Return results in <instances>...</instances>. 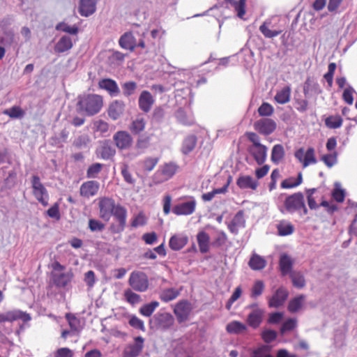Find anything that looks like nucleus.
<instances>
[{
	"label": "nucleus",
	"instance_id": "1",
	"mask_svg": "<svg viewBox=\"0 0 357 357\" xmlns=\"http://www.w3.org/2000/svg\"><path fill=\"white\" fill-rule=\"evenodd\" d=\"M100 216L102 219L108 221L112 215L119 222V226L114 229V233H120L125 229L127 218V210L120 204H116L113 199L103 197L99 201Z\"/></svg>",
	"mask_w": 357,
	"mask_h": 357
},
{
	"label": "nucleus",
	"instance_id": "2",
	"mask_svg": "<svg viewBox=\"0 0 357 357\" xmlns=\"http://www.w3.org/2000/svg\"><path fill=\"white\" fill-rule=\"evenodd\" d=\"M103 105L102 96L97 94H87L79 98V109L88 116L98 114Z\"/></svg>",
	"mask_w": 357,
	"mask_h": 357
},
{
	"label": "nucleus",
	"instance_id": "3",
	"mask_svg": "<svg viewBox=\"0 0 357 357\" xmlns=\"http://www.w3.org/2000/svg\"><path fill=\"white\" fill-rule=\"evenodd\" d=\"M31 187L34 197L43 206H47L49 202V194L41 183L38 175H33L31 177Z\"/></svg>",
	"mask_w": 357,
	"mask_h": 357
},
{
	"label": "nucleus",
	"instance_id": "4",
	"mask_svg": "<svg viewBox=\"0 0 357 357\" xmlns=\"http://www.w3.org/2000/svg\"><path fill=\"white\" fill-rule=\"evenodd\" d=\"M174 324L173 316L168 312H158L149 319L151 328L166 330Z\"/></svg>",
	"mask_w": 357,
	"mask_h": 357
},
{
	"label": "nucleus",
	"instance_id": "5",
	"mask_svg": "<svg viewBox=\"0 0 357 357\" xmlns=\"http://www.w3.org/2000/svg\"><path fill=\"white\" fill-rule=\"evenodd\" d=\"M285 209L289 213H294L301 209L307 214V209L305 205L304 196L301 192H296L288 196L284 201Z\"/></svg>",
	"mask_w": 357,
	"mask_h": 357
},
{
	"label": "nucleus",
	"instance_id": "6",
	"mask_svg": "<svg viewBox=\"0 0 357 357\" xmlns=\"http://www.w3.org/2000/svg\"><path fill=\"white\" fill-rule=\"evenodd\" d=\"M130 286L135 291L144 292L149 287L147 275L141 271H133L129 278Z\"/></svg>",
	"mask_w": 357,
	"mask_h": 357
},
{
	"label": "nucleus",
	"instance_id": "7",
	"mask_svg": "<svg viewBox=\"0 0 357 357\" xmlns=\"http://www.w3.org/2000/svg\"><path fill=\"white\" fill-rule=\"evenodd\" d=\"M197 202L194 197H190L187 201L180 202L174 206L172 212L176 215H190L196 208Z\"/></svg>",
	"mask_w": 357,
	"mask_h": 357
},
{
	"label": "nucleus",
	"instance_id": "8",
	"mask_svg": "<svg viewBox=\"0 0 357 357\" xmlns=\"http://www.w3.org/2000/svg\"><path fill=\"white\" fill-rule=\"evenodd\" d=\"M191 303L186 300L179 301L174 307V313L179 324L186 321L192 312Z\"/></svg>",
	"mask_w": 357,
	"mask_h": 357
},
{
	"label": "nucleus",
	"instance_id": "9",
	"mask_svg": "<svg viewBox=\"0 0 357 357\" xmlns=\"http://www.w3.org/2000/svg\"><path fill=\"white\" fill-rule=\"evenodd\" d=\"M19 319L26 322L31 320V316L20 310H12L0 313V324L13 322Z\"/></svg>",
	"mask_w": 357,
	"mask_h": 357
},
{
	"label": "nucleus",
	"instance_id": "10",
	"mask_svg": "<svg viewBox=\"0 0 357 357\" xmlns=\"http://www.w3.org/2000/svg\"><path fill=\"white\" fill-rule=\"evenodd\" d=\"M144 339L142 336L134 338V342L128 344L123 349L122 357H137L144 348Z\"/></svg>",
	"mask_w": 357,
	"mask_h": 357
},
{
	"label": "nucleus",
	"instance_id": "11",
	"mask_svg": "<svg viewBox=\"0 0 357 357\" xmlns=\"http://www.w3.org/2000/svg\"><path fill=\"white\" fill-rule=\"evenodd\" d=\"M115 146L120 150L128 149L132 144V137L127 132L119 130L115 132L112 137Z\"/></svg>",
	"mask_w": 357,
	"mask_h": 357
},
{
	"label": "nucleus",
	"instance_id": "12",
	"mask_svg": "<svg viewBox=\"0 0 357 357\" xmlns=\"http://www.w3.org/2000/svg\"><path fill=\"white\" fill-rule=\"evenodd\" d=\"M276 127L275 121L268 118L261 119L254 123L255 130L264 135H271L275 131Z\"/></svg>",
	"mask_w": 357,
	"mask_h": 357
},
{
	"label": "nucleus",
	"instance_id": "13",
	"mask_svg": "<svg viewBox=\"0 0 357 357\" xmlns=\"http://www.w3.org/2000/svg\"><path fill=\"white\" fill-rule=\"evenodd\" d=\"M289 296V291L283 287H279L269 298L268 305L271 307L278 308L282 305Z\"/></svg>",
	"mask_w": 357,
	"mask_h": 357
},
{
	"label": "nucleus",
	"instance_id": "14",
	"mask_svg": "<svg viewBox=\"0 0 357 357\" xmlns=\"http://www.w3.org/2000/svg\"><path fill=\"white\" fill-rule=\"evenodd\" d=\"M248 151L259 165H263L266 160L268 148L261 144L257 146H249Z\"/></svg>",
	"mask_w": 357,
	"mask_h": 357
},
{
	"label": "nucleus",
	"instance_id": "15",
	"mask_svg": "<svg viewBox=\"0 0 357 357\" xmlns=\"http://www.w3.org/2000/svg\"><path fill=\"white\" fill-rule=\"evenodd\" d=\"M96 154L98 158L109 160L116 154V150L109 144L108 141H104L96 149Z\"/></svg>",
	"mask_w": 357,
	"mask_h": 357
},
{
	"label": "nucleus",
	"instance_id": "16",
	"mask_svg": "<svg viewBox=\"0 0 357 357\" xmlns=\"http://www.w3.org/2000/svg\"><path fill=\"white\" fill-rule=\"evenodd\" d=\"M154 101V98L149 91H142L139 97V107L142 111L147 113L151 110Z\"/></svg>",
	"mask_w": 357,
	"mask_h": 357
},
{
	"label": "nucleus",
	"instance_id": "17",
	"mask_svg": "<svg viewBox=\"0 0 357 357\" xmlns=\"http://www.w3.org/2000/svg\"><path fill=\"white\" fill-rule=\"evenodd\" d=\"M99 183L96 181H89L83 183L80 187V195L84 197H93L97 194Z\"/></svg>",
	"mask_w": 357,
	"mask_h": 357
},
{
	"label": "nucleus",
	"instance_id": "18",
	"mask_svg": "<svg viewBox=\"0 0 357 357\" xmlns=\"http://www.w3.org/2000/svg\"><path fill=\"white\" fill-rule=\"evenodd\" d=\"M98 0H80L78 11L82 16L89 17L93 14L96 10Z\"/></svg>",
	"mask_w": 357,
	"mask_h": 357
},
{
	"label": "nucleus",
	"instance_id": "19",
	"mask_svg": "<svg viewBox=\"0 0 357 357\" xmlns=\"http://www.w3.org/2000/svg\"><path fill=\"white\" fill-rule=\"evenodd\" d=\"M264 312V310L261 308L253 309L248 315V324L253 328H258L262 322Z\"/></svg>",
	"mask_w": 357,
	"mask_h": 357
},
{
	"label": "nucleus",
	"instance_id": "20",
	"mask_svg": "<svg viewBox=\"0 0 357 357\" xmlns=\"http://www.w3.org/2000/svg\"><path fill=\"white\" fill-rule=\"evenodd\" d=\"M245 221L243 217V211H239L236 213L232 220L228 224V229L231 233L237 234L239 228H243L245 227Z\"/></svg>",
	"mask_w": 357,
	"mask_h": 357
},
{
	"label": "nucleus",
	"instance_id": "21",
	"mask_svg": "<svg viewBox=\"0 0 357 357\" xmlns=\"http://www.w3.org/2000/svg\"><path fill=\"white\" fill-rule=\"evenodd\" d=\"M271 20H265L259 26V30L266 38H273L282 33V30L273 29Z\"/></svg>",
	"mask_w": 357,
	"mask_h": 357
},
{
	"label": "nucleus",
	"instance_id": "22",
	"mask_svg": "<svg viewBox=\"0 0 357 357\" xmlns=\"http://www.w3.org/2000/svg\"><path fill=\"white\" fill-rule=\"evenodd\" d=\"M188 238L183 234L173 235L169 241V248L174 251L181 250L188 243Z\"/></svg>",
	"mask_w": 357,
	"mask_h": 357
},
{
	"label": "nucleus",
	"instance_id": "23",
	"mask_svg": "<svg viewBox=\"0 0 357 357\" xmlns=\"http://www.w3.org/2000/svg\"><path fill=\"white\" fill-rule=\"evenodd\" d=\"M98 86L100 89L106 90L111 96H117L120 89L116 82L112 79H102L99 81Z\"/></svg>",
	"mask_w": 357,
	"mask_h": 357
},
{
	"label": "nucleus",
	"instance_id": "24",
	"mask_svg": "<svg viewBox=\"0 0 357 357\" xmlns=\"http://www.w3.org/2000/svg\"><path fill=\"white\" fill-rule=\"evenodd\" d=\"M119 45L125 50L132 51L137 47V42L131 32H126L121 36Z\"/></svg>",
	"mask_w": 357,
	"mask_h": 357
},
{
	"label": "nucleus",
	"instance_id": "25",
	"mask_svg": "<svg viewBox=\"0 0 357 357\" xmlns=\"http://www.w3.org/2000/svg\"><path fill=\"white\" fill-rule=\"evenodd\" d=\"M267 262L264 257L253 252L250 257L248 265L252 270L260 271L266 266Z\"/></svg>",
	"mask_w": 357,
	"mask_h": 357
},
{
	"label": "nucleus",
	"instance_id": "26",
	"mask_svg": "<svg viewBox=\"0 0 357 357\" xmlns=\"http://www.w3.org/2000/svg\"><path fill=\"white\" fill-rule=\"evenodd\" d=\"M294 261L287 254H282L280 256L279 266L282 275H286L292 272Z\"/></svg>",
	"mask_w": 357,
	"mask_h": 357
},
{
	"label": "nucleus",
	"instance_id": "27",
	"mask_svg": "<svg viewBox=\"0 0 357 357\" xmlns=\"http://www.w3.org/2000/svg\"><path fill=\"white\" fill-rule=\"evenodd\" d=\"M237 185L241 189L255 190L258 185L257 181L250 176H241L236 181Z\"/></svg>",
	"mask_w": 357,
	"mask_h": 357
},
{
	"label": "nucleus",
	"instance_id": "28",
	"mask_svg": "<svg viewBox=\"0 0 357 357\" xmlns=\"http://www.w3.org/2000/svg\"><path fill=\"white\" fill-rule=\"evenodd\" d=\"M124 111V104L122 101L116 100L109 107L108 114L113 120L118 119Z\"/></svg>",
	"mask_w": 357,
	"mask_h": 357
},
{
	"label": "nucleus",
	"instance_id": "29",
	"mask_svg": "<svg viewBox=\"0 0 357 357\" xmlns=\"http://www.w3.org/2000/svg\"><path fill=\"white\" fill-rule=\"evenodd\" d=\"M197 240L200 252L203 254L208 252L210 248L209 235L206 232L201 231L197 235Z\"/></svg>",
	"mask_w": 357,
	"mask_h": 357
},
{
	"label": "nucleus",
	"instance_id": "30",
	"mask_svg": "<svg viewBox=\"0 0 357 357\" xmlns=\"http://www.w3.org/2000/svg\"><path fill=\"white\" fill-rule=\"evenodd\" d=\"M284 155L285 151L282 144H278L273 146L271 160L274 164L278 165L283 160Z\"/></svg>",
	"mask_w": 357,
	"mask_h": 357
},
{
	"label": "nucleus",
	"instance_id": "31",
	"mask_svg": "<svg viewBox=\"0 0 357 357\" xmlns=\"http://www.w3.org/2000/svg\"><path fill=\"white\" fill-rule=\"evenodd\" d=\"M197 138L194 135L187 136L182 144L181 152L187 155L192 152L196 146Z\"/></svg>",
	"mask_w": 357,
	"mask_h": 357
},
{
	"label": "nucleus",
	"instance_id": "32",
	"mask_svg": "<svg viewBox=\"0 0 357 357\" xmlns=\"http://www.w3.org/2000/svg\"><path fill=\"white\" fill-rule=\"evenodd\" d=\"M289 276L294 287L303 289L305 286V276L301 271H294L289 273Z\"/></svg>",
	"mask_w": 357,
	"mask_h": 357
},
{
	"label": "nucleus",
	"instance_id": "33",
	"mask_svg": "<svg viewBox=\"0 0 357 357\" xmlns=\"http://www.w3.org/2000/svg\"><path fill=\"white\" fill-rule=\"evenodd\" d=\"M73 47L71 38L68 36H63L55 45V51L59 53H63L69 50Z\"/></svg>",
	"mask_w": 357,
	"mask_h": 357
},
{
	"label": "nucleus",
	"instance_id": "34",
	"mask_svg": "<svg viewBox=\"0 0 357 357\" xmlns=\"http://www.w3.org/2000/svg\"><path fill=\"white\" fill-rule=\"evenodd\" d=\"M290 96L291 87L286 86L276 93L274 98L278 103L283 105L290 100Z\"/></svg>",
	"mask_w": 357,
	"mask_h": 357
},
{
	"label": "nucleus",
	"instance_id": "35",
	"mask_svg": "<svg viewBox=\"0 0 357 357\" xmlns=\"http://www.w3.org/2000/svg\"><path fill=\"white\" fill-rule=\"evenodd\" d=\"M90 143V137L86 134H82L75 138L73 145L77 149H84L89 147Z\"/></svg>",
	"mask_w": 357,
	"mask_h": 357
},
{
	"label": "nucleus",
	"instance_id": "36",
	"mask_svg": "<svg viewBox=\"0 0 357 357\" xmlns=\"http://www.w3.org/2000/svg\"><path fill=\"white\" fill-rule=\"evenodd\" d=\"M246 329V326L238 321H232L226 326V331L231 334H239L245 331Z\"/></svg>",
	"mask_w": 357,
	"mask_h": 357
},
{
	"label": "nucleus",
	"instance_id": "37",
	"mask_svg": "<svg viewBox=\"0 0 357 357\" xmlns=\"http://www.w3.org/2000/svg\"><path fill=\"white\" fill-rule=\"evenodd\" d=\"M303 182V175L301 172L298 174L297 178L290 177L284 179L281 183V187L285 189L293 188L298 186Z\"/></svg>",
	"mask_w": 357,
	"mask_h": 357
},
{
	"label": "nucleus",
	"instance_id": "38",
	"mask_svg": "<svg viewBox=\"0 0 357 357\" xmlns=\"http://www.w3.org/2000/svg\"><path fill=\"white\" fill-rule=\"evenodd\" d=\"M305 296L300 294L292 298L288 305V310L292 313L296 312L303 306Z\"/></svg>",
	"mask_w": 357,
	"mask_h": 357
},
{
	"label": "nucleus",
	"instance_id": "39",
	"mask_svg": "<svg viewBox=\"0 0 357 357\" xmlns=\"http://www.w3.org/2000/svg\"><path fill=\"white\" fill-rule=\"evenodd\" d=\"M53 281L56 287H64L70 281V276L68 273H56L53 275Z\"/></svg>",
	"mask_w": 357,
	"mask_h": 357
},
{
	"label": "nucleus",
	"instance_id": "40",
	"mask_svg": "<svg viewBox=\"0 0 357 357\" xmlns=\"http://www.w3.org/2000/svg\"><path fill=\"white\" fill-rule=\"evenodd\" d=\"M278 235L285 236L291 234L294 232V226L285 221L280 222L277 225Z\"/></svg>",
	"mask_w": 357,
	"mask_h": 357
},
{
	"label": "nucleus",
	"instance_id": "41",
	"mask_svg": "<svg viewBox=\"0 0 357 357\" xmlns=\"http://www.w3.org/2000/svg\"><path fill=\"white\" fill-rule=\"evenodd\" d=\"M158 306L159 303L158 301H151V303L143 305L139 308V313L144 317H149Z\"/></svg>",
	"mask_w": 357,
	"mask_h": 357
},
{
	"label": "nucleus",
	"instance_id": "42",
	"mask_svg": "<svg viewBox=\"0 0 357 357\" xmlns=\"http://www.w3.org/2000/svg\"><path fill=\"white\" fill-rule=\"evenodd\" d=\"M320 160L328 168H331L337 163V153L336 151H333L330 153L324 154L321 156Z\"/></svg>",
	"mask_w": 357,
	"mask_h": 357
},
{
	"label": "nucleus",
	"instance_id": "43",
	"mask_svg": "<svg viewBox=\"0 0 357 357\" xmlns=\"http://www.w3.org/2000/svg\"><path fill=\"white\" fill-rule=\"evenodd\" d=\"M315 151L312 147H309L305 151L304 160L303 161V167H307L311 164H316L317 160L314 155Z\"/></svg>",
	"mask_w": 357,
	"mask_h": 357
},
{
	"label": "nucleus",
	"instance_id": "44",
	"mask_svg": "<svg viewBox=\"0 0 357 357\" xmlns=\"http://www.w3.org/2000/svg\"><path fill=\"white\" fill-rule=\"evenodd\" d=\"M177 120L182 124L185 126L192 125L194 122L192 116L188 115L182 109H178L176 113Z\"/></svg>",
	"mask_w": 357,
	"mask_h": 357
},
{
	"label": "nucleus",
	"instance_id": "45",
	"mask_svg": "<svg viewBox=\"0 0 357 357\" xmlns=\"http://www.w3.org/2000/svg\"><path fill=\"white\" fill-rule=\"evenodd\" d=\"M227 191V185H224L220 188H215L211 192H208L207 193H204L202 195V199L204 202H210L211 201L216 195L218 194H225Z\"/></svg>",
	"mask_w": 357,
	"mask_h": 357
},
{
	"label": "nucleus",
	"instance_id": "46",
	"mask_svg": "<svg viewBox=\"0 0 357 357\" xmlns=\"http://www.w3.org/2000/svg\"><path fill=\"white\" fill-rule=\"evenodd\" d=\"M103 165L96 162L90 165L86 171V177L89 178H96L101 172Z\"/></svg>",
	"mask_w": 357,
	"mask_h": 357
},
{
	"label": "nucleus",
	"instance_id": "47",
	"mask_svg": "<svg viewBox=\"0 0 357 357\" xmlns=\"http://www.w3.org/2000/svg\"><path fill=\"white\" fill-rule=\"evenodd\" d=\"M3 114L8 115L12 119H20L24 116V112L19 106H13L5 109Z\"/></svg>",
	"mask_w": 357,
	"mask_h": 357
},
{
	"label": "nucleus",
	"instance_id": "48",
	"mask_svg": "<svg viewBox=\"0 0 357 357\" xmlns=\"http://www.w3.org/2000/svg\"><path fill=\"white\" fill-rule=\"evenodd\" d=\"M179 295V291L174 288H169L164 290L161 295L160 298L164 302H169L175 299Z\"/></svg>",
	"mask_w": 357,
	"mask_h": 357
},
{
	"label": "nucleus",
	"instance_id": "49",
	"mask_svg": "<svg viewBox=\"0 0 357 357\" xmlns=\"http://www.w3.org/2000/svg\"><path fill=\"white\" fill-rule=\"evenodd\" d=\"M145 121L143 118H137L130 124L129 128L134 134H138L145 128Z\"/></svg>",
	"mask_w": 357,
	"mask_h": 357
},
{
	"label": "nucleus",
	"instance_id": "50",
	"mask_svg": "<svg viewBox=\"0 0 357 357\" xmlns=\"http://www.w3.org/2000/svg\"><path fill=\"white\" fill-rule=\"evenodd\" d=\"M342 119L340 116H330L325 120V124L328 128L335 129L341 127Z\"/></svg>",
	"mask_w": 357,
	"mask_h": 357
},
{
	"label": "nucleus",
	"instance_id": "51",
	"mask_svg": "<svg viewBox=\"0 0 357 357\" xmlns=\"http://www.w3.org/2000/svg\"><path fill=\"white\" fill-rule=\"evenodd\" d=\"M178 169V166L174 162L165 164L162 168V174L165 178H169L173 176Z\"/></svg>",
	"mask_w": 357,
	"mask_h": 357
},
{
	"label": "nucleus",
	"instance_id": "52",
	"mask_svg": "<svg viewBox=\"0 0 357 357\" xmlns=\"http://www.w3.org/2000/svg\"><path fill=\"white\" fill-rule=\"evenodd\" d=\"M57 31H61L71 35H76L78 33L79 29L76 25L69 26L65 22H59L56 26Z\"/></svg>",
	"mask_w": 357,
	"mask_h": 357
},
{
	"label": "nucleus",
	"instance_id": "53",
	"mask_svg": "<svg viewBox=\"0 0 357 357\" xmlns=\"http://www.w3.org/2000/svg\"><path fill=\"white\" fill-rule=\"evenodd\" d=\"M245 3L246 0H238V1H231V3L237 13V16L241 19H243L245 13Z\"/></svg>",
	"mask_w": 357,
	"mask_h": 357
},
{
	"label": "nucleus",
	"instance_id": "54",
	"mask_svg": "<svg viewBox=\"0 0 357 357\" xmlns=\"http://www.w3.org/2000/svg\"><path fill=\"white\" fill-rule=\"evenodd\" d=\"M332 195L333 199L337 202H342L344 200L345 192L341 188L340 183H335V188L333 191Z\"/></svg>",
	"mask_w": 357,
	"mask_h": 357
},
{
	"label": "nucleus",
	"instance_id": "55",
	"mask_svg": "<svg viewBox=\"0 0 357 357\" xmlns=\"http://www.w3.org/2000/svg\"><path fill=\"white\" fill-rule=\"evenodd\" d=\"M297 326V320L295 318H289L287 319L280 328V332L282 334L292 331Z\"/></svg>",
	"mask_w": 357,
	"mask_h": 357
},
{
	"label": "nucleus",
	"instance_id": "56",
	"mask_svg": "<svg viewBox=\"0 0 357 357\" xmlns=\"http://www.w3.org/2000/svg\"><path fill=\"white\" fill-rule=\"evenodd\" d=\"M126 300L131 305H135L141 301V297L139 294L133 292L130 289H127L124 292Z\"/></svg>",
	"mask_w": 357,
	"mask_h": 357
},
{
	"label": "nucleus",
	"instance_id": "57",
	"mask_svg": "<svg viewBox=\"0 0 357 357\" xmlns=\"http://www.w3.org/2000/svg\"><path fill=\"white\" fill-rule=\"evenodd\" d=\"M273 106L268 102H263L258 108V113L261 116H270L273 114Z\"/></svg>",
	"mask_w": 357,
	"mask_h": 357
},
{
	"label": "nucleus",
	"instance_id": "58",
	"mask_svg": "<svg viewBox=\"0 0 357 357\" xmlns=\"http://www.w3.org/2000/svg\"><path fill=\"white\" fill-rule=\"evenodd\" d=\"M241 294H242L241 287H237L226 303L225 307H226L227 310H229L231 308L233 303L241 297Z\"/></svg>",
	"mask_w": 357,
	"mask_h": 357
},
{
	"label": "nucleus",
	"instance_id": "59",
	"mask_svg": "<svg viewBox=\"0 0 357 357\" xmlns=\"http://www.w3.org/2000/svg\"><path fill=\"white\" fill-rule=\"evenodd\" d=\"M128 323L132 328L145 331L144 321L139 319L137 316L131 315L130 317Z\"/></svg>",
	"mask_w": 357,
	"mask_h": 357
},
{
	"label": "nucleus",
	"instance_id": "60",
	"mask_svg": "<svg viewBox=\"0 0 357 357\" xmlns=\"http://www.w3.org/2000/svg\"><path fill=\"white\" fill-rule=\"evenodd\" d=\"M355 93V90L352 86L348 85L343 91L342 98L345 102L349 105H352L354 102L353 94Z\"/></svg>",
	"mask_w": 357,
	"mask_h": 357
},
{
	"label": "nucleus",
	"instance_id": "61",
	"mask_svg": "<svg viewBox=\"0 0 357 357\" xmlns=\"http://www.w3.org/2000/svg\"><path fill=\"white\" fill-rule=\"evenodd\" d=\"M264 289V284L261 280H257L252 288L251 296L252 298H257L259 296Z\"/></svg>",
	"mask_w": 357,
	"mask_h": 357
},
{
	"label": "nucleus",
	"instance_id": "62",
	"mask_svg": "<svg viewBox=\"0 0 357 357\" xmlns=\"http://www.w3.org/2000/svg\"><path fill=\"white\" fill-rule=\"evenodd\" d=\"M137 88V84L135 82H128L122 86L123 93L125 96L128 97L132 95Z\"/></svg>",
	"mask_w": 357,
	"mask_h": 357
},
{
	"label": "nucleus",
	"instance_id": "63",
	"mask_svg": "<svg viewBox=\"0 0 357 357\" xmlns=\"http://www.w3.org/2000/svg\"><path fill=\"white\" fill-rule=\"evenodd\" d=\"M146 224V218L143 213H139L132 220L131 226L137 228Z\"/></svg>",
	"mask_w": 357,
	"mask_h": 357
},
{
	"label": "nucleus",
	"instance_id": "64",
	"mask_svg": "<svg viewBox=\"0 0 357 357\" xmlns=\"http://www.w3.org/2000/svg\"><path fill=\"white\" fill-rule=\"evenodd\" d=\"M121 174L124 181L129 184H134L135 179L132 177L131 173L128 170V166L123 164L121 167Z\"/></svg>",
	"mask_w": 357,
	"mask_h": 357
}]
</instances>
